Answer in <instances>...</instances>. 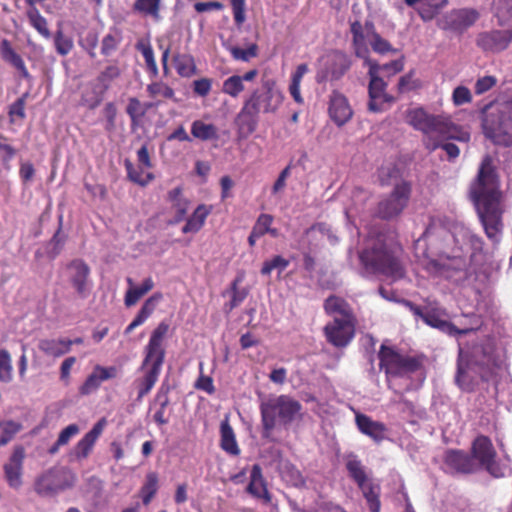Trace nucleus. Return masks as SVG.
Here are the masks:
<instances>
[{
    "mask_svg": "<svg viewBox=\"0 0 512 512\" xmlns=\"http://www.w3.org/2000/svg\"><path fill=\"white\" fill-rule=\"evenodd\" d=\"M469 194L487 237L496 238L503 227V208L499 177L491 156L482 159Z\"/></svg>",
    "mask_w": 512,
    "mask_h": 512,
    "instance_id": "f257e3e1",
    "label": "nucleus"
},
{
    "mask_svg": "<svg viewBox=\"0 0 512 512\" xmlns=\"http://www.w3.org/2000/svg\"><path fill=\"white\" fill-rule=\"evenodd\" d=\"M283 101V94L273 81H266L261 87L249 93L236 116L235 123L239 133L248 136L258 127L260 113H274Z\"/></svg>",
    "mask_w": 512,
    "mask_h": 512,
    "instance_id": "f03ea898",
    "label": "nucleus"
},
{
    "mask_svg": "<svg viewBox=\"0 0 512 512\" xmlns=\"http://www.w3.org/2000/svg\"><path fill=\"white\" fill-rule=\"evenodd\" d=\"M169 331V324L160 322L152 331L147 345L144 347V359L140 370L143 375L135 380L137 401H141L155 386L165 361L164 340Z\"/></svg>",
    "mask_w": 512,
    "mask_h": 512,
    "instance_id": "7ed1b4c3",
    "label": "nucleus"
},
{
    "mask_svg": "<svg viewBox=\"0 0 512 512\" xmlns=\"http://www.w3.org/2000/svg\"><path fill=\"white\" fill-rule=\"evenodd\" d=\"M352 47L355 56L363 59L368 67V110L373 113L386 111L396 99L386 91L388 84L379 76L378 62L370 58V49L364 42L359 24L352 27Z\"/></svg>",
    "mask_w": 512,
    "mask_h": 512,
    "instance_id": "20e7f679",
    "label": "nucleus"
},
{
    "mask_svg": "<svg viewBox=\"0 0 512 512\" xmlns=\"http://www.w3.org/2000/svg\"><path fill=\"white\" fill-rule=\"evenodd\" d=\"M401 252L400 246L387 244L382 236H378L360 252L359 259L365 269L397 281L405 276Z\"/></svg>",
    "mask_w": 512,
    "mask_h": 512,
    "instance_id": "39448f33",
    "label": "nucleus"
},
{
    "mask_svg": "<svg viewBox=\"0 0 512 512\" xmlns=\"http://www.w3.org/2000/svg\"><path fill=\"white\" fill-rule=\"evenodd\" d=\"M406 118L410 126L424 134L423 139L441 134L446 138H457L460 142L470 140V133L455 124L450 116L430 114L423 107H418L408 110Z\"/></svg>",
    "mask_w": 512,
    "mask_h": 512,
    "instance_id": "423d86ee",
    "label": "nucleus"
},
{
    "mask_svg": "<svg viewBox=\"0 0 512 512\" xmlns=\"http://www.w3.org/2000/svg\"><path fill=\"white\" fill-rule=\"evenodd\" d=\"M413 191L410 180L401 178L393 185L389 194L377 204L376 215L382 220L398 218L408 207Z\"/></svg>",
    "mask_w": 512,
    "mask_h": 512,
    "instance_id": "0eeeda50",
    "label": "nucleus"
},
{
    "mask_svg": "<svg viewBox=\"0 0 512 512\" xmlns=\"http://www.w3.org/2000/svg\"><path fill=\"white\" fill-rule=\"evenodd\" d=\"M378 358L380 369L384 370L387 379L414 373L422 365L420 358L402 355L393 347L385 344L380 346Z\"/></svg>",
    "mask_w": 512,
    "mask_h": 512,
    "instance_id": "6e6552de",
    "label": "nucleus"
},
{
    "mask_svg": "<svg viewBox=\"0 0 512 512\" xmlns=\"http://www.w3.org/2000/svg\"><path fill=\"white\" fill-rule=\"evenodd\" d=\"M470 456L478 469L485 470L494 478L505 477L506 468L498 460L492 440L486 435H478L471 443Z\"/></svg>",
    "mask_w": 512,
    "mask_h": 512,
    "instance_id": "1a4fd4ad",
    "label": "nucleus"
},
{
    "mask_svg": "<svg viewBox=\"0 0 512 512\" xmlns=\"http://www.w3.org/2000/svg\"><path fill=\"white\" fill-rule=\"evenodd\" d=\"M75 474L66 467H52L39 475L34 482V490L41 497L54 496L72 488Z\"/></svg>",
    "mask_w": 512,
    "mask_h": 512,
    "instance_id": "9d476101",
    "label": "nucleus"
},
{
    "mask_svg": "<svg viewBox=\"0 0 512 512\" xmlns=\"http://www.w3.org/2000/svg\"><path fill=\"white\" fill-rule=\"evenodd\" d=\"M480 14L474 8L452 9L437 19V26L443 31L462 35L479 19Z\"/></svg>",
    "mask_w": 512,
    "mask_h": 512,
    "instance_id": "9b49d317",
    "label": "nucleus"
},
{
    "mask_svg": "<svg viewBox=\"0 0 512 512\" xmlns=\"http://www.w3.org/2000/svg\"><path fill=\"white\" fill-rule=\"evenodd\" d=\"M423 322L449 336L467 335L473 331L472 328H457L449 321V314L437 301L426 302Z\"/></svg>",
    "mask_w": 512,
    "mask_h": 512,
    "instance_id": "f8f14e48",
    "label": "nucleus"
},
{
    "mask_svg": "<svg viewBox=\"0 0 512 512\" xmlns=\"http://www.w3.org/2000/svg\"><path fill=\"white\" fill-rule=\"evenodd\" d=\"M425 269L434 276L456 282L465 277L466 262L462 257L441 255L437 259L428 260Z\"/></svg>",
    "mask_w": 512,
    "mask_h": 512,
    "instance_id": "ddd939ff",
    "label": "nucleus"
},
{
    "mask_svg": "<svg viewBox=\"0 0 512 512\" xmlns=\"http://www.w3.org/2000/svg\"><path fill=\"white\" fill-rule=\"evenodd\" d=\"M66 271L68 281L77 295L80 298H87L92 288L89 265L83 259L76 258L66 265Z\"/></svg>",
    "mask_w": 512,
    "mask_h": 512,
    "instance_id": "4468645a",
    "label": "nucleus"
},
{
    "mask_svg": "<svg viewBox=\"0 0 512 512\" xmlns=\"http://www.w3.org/2000/svg\"><path fill=\"white\" fill-rule=\"evenodd\" d=\"M484 127L490 131L495 143L505 147L512 146V99L508 101L498 114L496 125L490 124L487 117L484 120Z\"/></svg>",
    "mask_w": 512,
    "mask_h": 512,
    "instance_id": "2eb2a0df",
    "label": "nucleus"
},
{
    "mask_svg": "<svg viewBox=\"0 0 512 512\" xmlns=\"http://www.w3.org/2000/svg\"><path fill=\"white\" fill-rule=\"evenodd\" d=\"M476 46L484 53H500L512 43V27L505 30L492 29L477 34Z\"/></svg>",
    "mask_w": 512,
    "mask_h": 512,
    "instance_id": "dca6fc26",
    "label": "nucleus"
},
{
    "mask_svg": "<svg viewBox=\"0 0 512 512\" xmlns=\"http://www.w3.org/2000/svg\"><path fill=\"white\" fill-rule=\"evenodd\" d=\"M355 319L334 318L324 327L326 340L337 348L346 347L355 335Z\"/></svg>",
    "mask_w": 512,
    "mask_h": 512,
    "instance_id": "f3484780",
    "label": "nucleus"
},
{
    "mask_svg": "<svg viewBox=\"0 0 512 512\" xmlns=\"http://www.w3.org/2000/svg\"><path fill=\"white\" fill-rule=\"evenodd\" d=\"M284 400L285 395H279L270 397L260 404L262 436L264 438L270 437L273 429L276 427L277 418L280 420Z\"/></svg>",
    "mask_w": 512,
    "mask_h": 512,
    "instance_id": "a211bd4d",
    "label": "nucleus"
},
{
    "mask_svg": "<svg viewBox=\"0 0 512 512\" xmlns=\"http://www.w3.org/2000/svg\"><path fill=\"white\" fill-rule=\"evenodd\" d=\"M443 463L451 474H472L477 471V465L470 454L459 449L446 450Z\"/></svg>",
    "mask_w": 512,
    "mask_h": 512,
    "instance_id": "6ab92c4d",
    "label": "nucleus"
},
{
    "mask_svg": "<svg viewBox=\"0 0 512 512\" xmlns=\"http://www.w3.org/2000/svg\"><path fill=\"white\" fill-rule=\"evenodd\" d=\"M25 458L24 448L16 447L4 465L5 479L8 485L13 489H19L22 485L23 461Z\"/></svg>",
    "mask_w": 512,
    "mask_h": 512,
    "instance_id": "aec40b11",
    "label": "nucleus"
},
{
    "mask_svg": "<svg viewBox=\"0 0 512 512\" xmlns=\"http://www.w3.org/2000/svg\"><path fill=\"white\" fill-rule=\"evenodd\" d=\"M106 424V419L101 418L97 423L93 425L92 429L77 442L72 452V455L75 457V459L83 460L90 455Z\"/></svg>",
    "mask_w": 512,
    "mask_h": 512,
    "instance_id": "412c9836",
    "label": "nucleus"
},
{
    "mask_svg": "<svg viewBox=\"0 0 512 512\" xmlns=\"http://www.w3.org/2000/svg\"><path fill=\"white\" fill-rule=\"evenodd\" d=\"M328 112L338 126L346 124L353 115L348 99L338 91H333L330 96Z\"/></svg>",
    "mask_w": 512,
    "mask_h": 512,
    "instance_id": "4be33fe9",
    "label": "nucleus"
},
{
    "mask_svg": "<svg viewBox=\"0 0 512 512\" xmlns=\"http://www.w3.org/2000/svg\"><path fill=\"white\" fill-rule=\"evenodd\" d=\"M246 492L253 498L262 500L265 504L271 502L272 497L268 491L266 481L262 474V468L259 464H254L250 472V480L246 487Z\"/></svg>",
    "mask_w": 512,
    "mask_h": 512,
    "instance_id": "5701e85b",
    "label": "nucleus"
},
{
    "mask_svg": "<svg viewBox=\"0 0 512 512\" xmlns=\"http://www.w3.org/2000/svg\"><path fill=\"white\" fill-rule=\"evenodd\" d=\"M355 422L358 430L376 443H380L386 438L387 428L382 422L374 421L371 417L361 413L356 414Z\"/></svg>",
    "mask_w": 512,
    "mask_h": 512,
    "instance_id": "b1692460",
    "label": "nucleus"
},
{
    "mask_svg": "<svg viewBox=\"0 0 512 512\" xmlns=\"http://www.w3.org/2000/svg\"><path fill=\"white\" fill-rule=\"evenodd\" d=\"M0 57L4 62L17 70L22 79H32L23 58L16 52L8 39H2L0 42Z\"/></svg>",
    "mask_w": 512,
    "mask_h": 512,
    "instance_id": "393cba45",
    "label": "nucleus"
},
{
    "mask_svg": "<svg viewBox=\"0 0 512 512\" xmlns=\"http://www.w3.org/2000/svg\"><path fill=\"white\" fill-rule=\"evenodd\" d=\"M404 3L414 8L424 22L433 20L447 4L448 0H403Z\"/></svg>",
    "mask_w": 512,
    "mask_h": 512,
    "instance_id": "a878e982",
    "label": "nucleus"
},
{
    "mask_svg": "<svg viewBox=\"0 0 512 512\" xmlns=\"http://www.w3.org/2000/svg\"><path fill=\"white\" fill-rule=\"evenodd\" d=\"M169 392V385L163 383L159 387L154 397L153 403L150 406V409H153L154 407L156 408L153 415V420L159 426L166 425L169 422V413H166L167 408L170 404Z\"/></svg>",
    "mask_w": 512,
    "mask_h": 512,
    "instance_id": "bb28decb",
    "label": "nucleus"
},
{
    "mask_svg": "<svg viewBox=\"0 0 512 512\" xmlns=\"http://www.w3.org/2000/svg\"><path fill=\"white\" fill-rule=\"evenodd\" d=\"M212 210L213 207L211 205H198L193 213L187 218L185 225L182 227V233H198L204 227L206 219L212 213Z\"/></svg>",
    "mask_w": 512,
    "mask_h": 512,
    "instance_id": "cd10ccee",
    "label": "nucleus"
},
{
    "mask_svg": "<svg viewBox=\"0 0 512 512\" xmlns=\"http://www.w3.org/2000/svg\"><path fill=\"white\" fill-rule=\"evenodd\" d=\"M38 349L46 356L59 358L70 352V342L65 338H43L38 342Z\"/></svg>",
    "mask_w": 512,
    "mask_h": 512,
    "instance_id": "c85d7f7f",
    "label": "nucleus"
},
{
    "mask_svg": "<svg viewBox=\"0 0 512 512\" xmlns=\"http://www.w3.org/2000/svg\"><path fill=\"white\" fill-rule=\"evenodd\" d=\"M324 310L328 315L338 314L340 319H355L350 304L342 297L331 295L324 302Z\"/></svg>",
    "mask_w": 512,
    "mask_h": 512,
    "instance_id": "c756f323",
    "label": "nucleus"
},
{
    "mask_svg": "<svg viewBox=\"0 0 512 512\" xmlns=\"http://www.w3.org/2000/svg\"><path fill=\"white\" fill-rule=\"evenodd\" d=\"M448 140H457V138H446L441 134H436L434 137H430L429 139H423L424 146L429 151H435L438 148H442L448 155L450 160L456 159L460 150L457 145L453 143L446 142Z\"/></svg>",
    "mask_w": 512,
    "mask_h": 512,
    "instance_id": "7c9ffc66",
    "label": "nucleus"
},
{
    "mask_svg": "<svg viewBox=\"0 0 512 512\" xmlns=\"http://www.w3.org/2000/svg\"><path fill=\"white\" fill-rule=\"evenodd\" d=\"M346 469L349 476L357 484L359 488H363V485L368 483V475L366 469L362 464V461L358 459L357 455L350 453L346 456Z\"/></svg>",
    "mask_w": 512,
    "mask_h": 512,
    "instance_id": "2f4dec72",
    "label": "nucleus"
},
{
    "mask_svg": "<svg viewBox=\"0 0 512 512\" xmlns=\"http://www.w3.org/2000/svg\"><path fill=\"white\" fill-rule=\"evenodd\" d=\"M350 66L351 61L346 54L335 52L330 58L327 73L330 74L332 80H338L349 70Z\"/></svg>",
    "mask_w": 512,
    "mask_h": 512,
    "instance_id": "473e14b6",
    "label": "nucleus"
},
{
    "mask_svg": "<svg viewBox=\"0 0 512 512\" xmlns=\"http://www.w3.org/2000/svg\"><path fill=\"white\" fill-rule=\"evenodd\" d=\"M122 70L116 61L107 65L96 77L97 86L101 93H105L111 87V84L120 78Z\"/></svg>",
    "mask_w": 512,
    "mask_h": 512,
    "instance_id": "72a5a7b5",
    "label": "nucleus"
},
{
    "mask_svg": "<svg viewBox=\"0 0 512 512\" xmlns=\"http://www.w3.org/2000/svg\"><path fill=\"white\" fill-rule=\"evenodd\" d=\"M173 63L177 74L182 78H190L197 73L194 57L190 54L176 53L173 56Z\"/></svg>",
    "mask_w": 512,
    "mask_h": 512,
    "instance_id": "f704fd0d",
    "label": "nucleus"
},
{
    "mask_svg": "<svg viewBox=\"0 0 512 512\" xmlns=\"http://www.w3.org/2000/svg\"><path fill=\"white\" fill-rule=\"evenodd\" d=\"M154 288V281L151 277L146 278L140 286L130 287L125 293L124 304L132 307L148 292Z\"/></svg>",
    "mask_w": 512,
    "mask_h": 512,
    "instance_id": "c9c22d12",
    "label": "nucleus"
},
{
    "mask_svg": "<svg viewBox=\"0 0 512 512\" xmlns=\"http://www.w3.org/2000/svg\"><path fill=\"white\" fill-rule=\"evenodd\" d=\"M135 48L142 54L145 61L146 70L149 76L152 78H156L159 74V69L150 42L140 40L136 43Z\"/></svg>",
    "mask_w": 512,
    "mask_h": 512,
    "instance_id": "e433bc0d",
    "label": "nucleus"
},
{
    "mask_svg": "<svg viewBox=\"0 0 512 512\" xmlns=\"http://www.w3.org/2000/svg\"><path fill=\"white\" fill-rule=\"evenodd\" d=\"M494 16L501 27H512V0H494Z\"/></svg>",
    "mask_w": 512,
    "mask_h": 512,
    "instance_id": "4c0bfd02",
    "label": "nucleus"
},
{
    "mask_svg": "<svg viewBox=\"0 0 512 512\" xmlns=\"http://www.w3.org/2000/svg\"><path fill=\"white\" fill-rule=\"evenodd\" d=\"M146 91L148 96L152 99L161 97L166 100L178 102L174 89L161 80L152 81L149 83L146 87Z\"/></svg>",
    "mask_w": 512,
    "mask_h": 512,
    "instance_id": "58836bf2",
    "label": "nucleus"
},
{
    "mask_svg": "<svg viewBox=\"0 0 512 512\" xmlns=\"http://www.w3.org/2000/svg\"><path fill=\"white\" fill-rule=\"evenodd\" d=\"M221 432V448L228 454L237 456L240 454V449L235 439V434L232 427L227 423L223 422L220 427Z\"/></svg>",
    "mask_w": 512,
    "mask_h": 512,
    "instance_id": "ea45409f",
    "label": "nucleus"
},
{
    "mask_svg": "<svg viewBox=\"0 0 512 512\" xmlns=\"http://www.w3.org/2000/svg\"><path fill=\"white\" fill-rule=\"evenodd\" d=\"M191 134L194 138L201 141L215 140L218 138V130L214 124L205 123L201 120L193 121L191 125Z\"/></svg>",
    "mask_w": 512,
    "mask_h": 512,
    "instance_id": "a19ab883",
    "label": "nucleus"
},
{
    "mask_svg": "<svg viewBox=\"0 0 512 512\" xmlns=\"http://www.w3.org/2000/svg\"><path fill=\"white\" fill-rule=\"evenodd\" d=\"M302 410V405L299 401L292 397L285 395V400L282 404V411L280 413V423L283 425L291 424Z\"/></svg>",
    "mask_w": 512,
    "mask_h": 512,
    "instance_id": "79ce46f5",
    "label": "nucleus"
},
{
    "mask_svg": "<svg viewBox=\"0 0 512 512\" xmlns=\"http://www.w3.org/2000/svg\"><path fill=\"white\" fill-rule=\"evenodd\" d=\"M308 70V65L306 63H302L296 67V70L291 75L289 93L294 101L298 104H303L304 102L303 97L301 96L300 86L302 79Z\"/></svg>",
    "mask_w": 512,
    "mask_h": 512,
    "instance_id": "37998d69",
    "label": "nucleus"
},
{
    "mask_svg": "<svg viewBox=\"0 0 512 512\" xmlns=\"http://www.w3.org/2000/svg\"><path fill=\"white\" fill-rule=\"evenodd\" d=\"M124 166L128 179L142 187L147 186L154 179L153 173H144V170L141 166L135 167L133 163L128 159L125 160Z\"/></svg>",
    "mask_w": 512,
    "mask_h": 512,
    "instance_id": "c03bdc74",
    "label": "nucleus"
},
{
    "mask_svg": "<svg viewBox=\"0 0 512 512\" xmlns=\"http://www.w3.org/2000/svg\"><path fill=\"white\" fill-rule=\"evenodd\" d=\"M158 474L149 472L146 474L145 482L140 489V496L144 505H149L158 491Z\"/></svg>",
    "mask_w": 512,
    "mask_h": 512,
    "instance_id": "a18cd8bd",
    "label": "nucleus"
},
{
    "mask_svg": "<svg viewBox=\"0 0 512 512\" xmlns=\"http://www.w3.org/2000/svg\"><path fill=\"white\" fill-rule=\"evenodd\" d=\"M126 113L130 118L132 128L139 127L143 118L146 116L142 102L136 97H130L128 99Z\"/></svg>",
    "mask_w": 512,
    "mask_h": 512,
    "instance_id": "49530a36",
    "label": "nucleus"
},
{
    "mask_svg": "<svg viewBox=\"0 0 512 512\" xmlns=\"http://www.w3.org/2000/svg\"><path fill=\"white\" fill-rule=\"evenodd\" d=\"M122 39L123 37L120 30L116 28L111 29L101 41V54L106 57L112 55L118 49Z\"/></svg>",
    "mask_w": 512,
    "mask_h": 512,
    "instance_id": "de8ad7c7",
    "label": "nucleus"
},
{
    "mask_svg": "<svg viewBox=\"0 0 512 512\" xmlns=\"http://www.w3.org/2000/svg\"><path fill=\"white\" fill-rule=\"evenodd\" d=\"M26 16L30 25L44 38L48 39L51 37V32L48 27V22L44 18L37 8L26 11Z\"/></svg>",
    "mask_w": 512,
    "mask_h": 512,
    "instance_id": "09e8293b",
    "label": "nucleus"
},
{
    "mask_svg": "<svg viewBox=\"0 0 512 512\" xmlns=\"http://www.w3.org/2000/svg\"><path fill=\"white\" fill-rule=\"evenodd\" d=\"M364 495V498L367 501L369 510L371 512H380V488L377 485H374L371 481L363 485V488H359Z\"/></svg>",
    "mask_w": 512,
    "mask_h": 512,
    "instance_id": "8fccbe9b",
    "label": "nucleus"
},
{
    "mask_svg": "<svg viewBox=\"0 0 512 512\" xmlns=\"http://www.w3.org/2000/svg\"><path fill=\"white\" fill-rule=\"evenodd\" d=\"M80 429L77 424H70L65 427L59 434L57 441L49 448V454H56L61 446L69 443L71 438L79 433Z\"/></svg>",
    "mask_w": 512,
    "mask_h": 512,
    "instance_id": "3c124183",
    "label": "nucleus"
},
{
    "mask_svg": "<svg viewBox=\"0 0 512 512\" xmlns=\"http://www.w3.org/2000/svg\"><path fill=\"white\" fill-rule=\"evenodd\" d=\"M239 282H241V279L236 278L231 284L232 297L224 306L226 313H230L234 308L238 307L248 295V291L246 289L238 288Z\"/></svg>",
    "mask_w": 512,
    "mask_h": 512,
    "instance_id": "603ef678",
    "label": "nucleus"
},
{
    "mask_svg": "<svg viewBox=\"0 0 512 512\" xmlns=\"http://www.w3.org/2000/svg\"><path fill=\"white\" fill-rule=\"evenodd\" d=\"M245 90L240 75H232L225 79L222 84V92L232 98H237Z\"/></svg>",
    "mask_w": 512,
    "mask_h": 512,
    "instance_id": "864d4df0",
    "label": "nucleus"
},
{
    "mask_svg": "<svg viewBox=\"0 0 512 512\" xmlns=\"http://www.w3.org/2000/svg\"><path fill=\"white\" fill-rule=\"evenodd\" d=\"M102 382H104V380L101 378L97 368L94 367L91 374L88 375L83 384L79 387V393L83 396L90 395L99 389Z\"/></svg>",
    "mask_w": 512,
    "mask_h": 512,
    "instance_id": "5fc2aeb1",
    "label": "nucleus"
},
{
    "mask_svg": "<svg viewBox=\"0 0 512 512\" xmlns=\"http://www.w3.org/2000/svg\"><path fill=\"white\" fill-rule=\"evenodd\" d=\"M161 0H136L133 8L144 15H150L155 19L159 18Z\"/></svg>",
    "mask_w": 512,
    "mask_h": 512,
    "instance_id": "6e6d98bb",
    "label": "nucleus"
},
{
    "mask_svg": "<svg viewBox=\"0 0 512 512\" xmlns=\"http://www.w3.org/2000/svg\"><path fill=\"white\" fill-rule=\"evenodd\" d=\"M13 379V366L10 353L0 349V382L9 383Z\"/></svg>",
    "mask_w": 512,
    "mask_h": 512,
    "instance_id": "4d7b16f0",
    "label": "nucleus"
},
{
    "mask_svg": "<svg viewBox=\"0 0 512 512\" xmlns=\"http://www.w3.org/2000/svg\"><path fill=\"white\" fill-rule=\"evenodd\" d=\"M27 98L28 93H24L9 106L8 116L11 123H14L17 119L23 120L26 117L25 106Z\"/></svg>",
    "mask_w": 512,
    "mask_h": 512,
    "instance_id": "13d9d810",
    "label": "nucleus"
},
{
    "mask_svg": "<svg viewBox=\"0 0 512 512\" xmlns=\"http://www.w3.org/2000/svg\"><path fill=\"white\" fill-rule=\"evenodd\" d=\"M162 298V293H154L152 296L145 300L137 316L145 322L153 314L157 304L162 300Z\"/></svg>",
    "mask_w": 512,
    "mask_h": 512,
    "instance_id": "bf43d9fd",
    "label": "nucleus"
},
{
    "mask_svg": "<svg viewBox=\"0 0 512 512\" xmlns=\"http://www.w3.org/2000/svg\"><path fill=\"white\" fill-rule=\"evenodd\" d=\"M54 45L56 52L61 56L68 55L74 47L72 38L64 35L61 30H58L55 34Z\"/></svg>",
    "mask_w": 512,
    "mask_h": 512,
    "instance_id": "052dcab7",
    "label": "nucleus"
},
{
    "mask_svg": "<svg viewBox=\"0 0 512 512\" xmlns=\"http://www.w3.org/2000/svg\"><path fill=\"white\" fill-rule=\"evenodd\" d=\"M372 50L375 53L384 55L388 53H396L397 50L393 48L391 43L384 39L380 34H374L373 37L368 39Z\"/></svg>",
    "mask_w": 512,
    "mask_h": 512,
    "instance_id": "680f3d73",
    "label": "nucleus"
},
{
    "mask_svg": "<svg viewBox=\"0 0 512 512\" xmlns=\"http://www.w3.org/2000/svg\"><path fill=\"white\" fill-rule=\"evenodd\" d=\"M98 34L94 30H89L80 40V46L88 53L91 58L96 57V48L98 46Z\"/></svg>",
    "mask_w": 512,
    "mask_h": 512,
    "instance_id": "e2e57ef3",
    "label": "nucleus"
},
{
    "mask_svg": "<svg viewBox=\"0 0 512 512\" xmlns=\"http://www.w3.org/2000/svg\"><path fill=\"white\" fill-rule=\"evenodd\" d=\"M289 263V260L285 259L280 255H276L271 260H267L263 263L261 268V274L269 275L274 269H277L279 272H282L289 266Z\"/></svg>",
    "mask_w": 512,
    "mask_h": 512,
    "instance_id": "0e129e2a",
    "label": "nucleus"
},
{
    "mask_svg": "<svg viewBox=\"0 0 512 512\" xmlns=\"http://www.w3.org/2000/svg\"><path fill=\"white\" fill-rule=\"evenodd\" d=\"M230 53L235 60H241L244 62L255 58L258 55V46L253 43L250 44L246 49L240 47H232Z\"/></svg>",
    "mask_w": 512,
    "mask_h": 512,
    "instance_id": "69168bd1",
    "label": "nucleus"
},
{
    "mask_svg": "<svg viewBox=\"0 0 512 512\" xmlns=\"http://www.w3.org/2000/svg\"><path fill=\"white\" fill-rule=\"evenodd\" d=\"M0 427L2 428V435L0 437V446L6 445L9 441L12 440L14 435L21 429V425L14 421H6L0 423Z\"/></svg>",
    "mask_w": 512,
    "mask_h": 512,
    "instance_id": "338daca9",
    "label": "nucleus"
},
{
    "mask_svg": "<svg viewBox=\"0 0 512 512\" xmlns=\"http://www.w3.org/2000/svg\"><path fill=\"white\" fill-rule=\"evenodd\" d=\"M274 218L270 214L262 213L258 216L252 230L260 237L268 233L269 227L272 225Z\"/></svg>",
    "mask_w": 512,
    "mask_h": 512,
    "instance_id": "774afa93",
    "label": "nucleus"
}]
</instances>
